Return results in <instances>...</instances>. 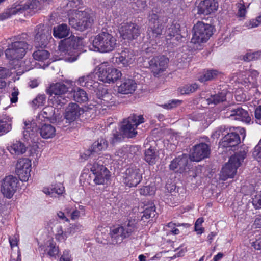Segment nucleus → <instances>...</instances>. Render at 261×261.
<instances>
[{
  "label": "nucleus",
  "mask_w": 261,
  "mask_h": 261,
  "mask_svg": "<svg viewBox=\"0 0 261 261\" xmlns=\"http://www.w3.org/2000/svg\"><path fill=\"white\" fill-rule=\"evenodd\" d=\"M159 151L155 147H150L144 151V160L149 165L155 164L159 159Z\"/></svg>",
  "instance_id": "cd10ccee"
},
{
  "label": "nucleus",
  "mask_w": 261,
  "mask_h": 261,
  "mask_svg": "<svg viewBox=\"0 0 261 261\" xmlns=\"http://www.w3.org/2000/svg\"><path fill=\"white\" fill-rule=\"evenodd\" d=\"M27 35L23 34L20 36L15 37L14 41L9 44L5 51L6 58L15 62L22 59L25 55L29 45L24 40Z\"/></svg>",
  "instance_id": "7ed1b4c3"
},
{
  "label": "nucleus",
  "mask_w": 261,
  "mask_h": 261,
  "mask_svg": "<svg viewBox=\"0 0 261 261\" xmlns=\"http://www.w3.org/2000/svg\"><path fill=\"white\" fill-rule=\"evenodd\" d=\"M11 72L9 69L0 66V79L3 80L9 77Z\"/></svg>",
  "instance_id": "13d9d810"
},
{
  "label": "nucleus",
  "mask_w": 261,
  "mask_h": 261,
  "mask_svg": "<svg viewBox=\"0 0 261 261\" xmlns=\"http://www.w3.org/2000/svg\"><path fill=\"white\" fill-rule=\"evenodd\" d=\"M98 1L102 7L109 9L115 4V0H98Z\"/></svg>",
  "instance_id": "bf43d9fd"
},
{
  "label": "nucleus",
  "mask_w": 261,
  "mask_h": 261,
  "mask_svg": "<svg viewBox=\"0 0 261 261\" xmlns=\"http://www.w3.org/2000/svg\"><path fill=\"white\" fill-rule=\"evenodd\" d=\"M142 216V220L147 219L155 217L156 215L155 207L153 203L146 205Z\"/></svg>",
  "instance_id": "ea45409f"
},
{
  "label": "nucleus",
  "mask_w": 261,
  "mask_h": 261,
  "mask_svg": "<svg viewBox=\"0 0 261 261\" xmlns=\"http://www.w3.org/2000/svg\"><path fill=\"white\" fill-rule=\"evenodd\" d=\"M252 204L256 208H261V194L256 195L252 200Z\"/></svg>",
  "instance_id": "e2e57ef3"
},
{
  "label": "nucleus",
  "mask_w": 261,
  "mask_h": 261,
  "mask_svg": "<svg viewBox=\"0 0 261 261\" xmlns=\"http://www.w3.org/2000/svg\"><path fill=\"white\" fill-rule=\"evenodd\" d=\"M208 104L217 105L226 100V92L222 91L217 94L211 95L206 99Z\"/></svg>",
  "instance_id": "58836bf2"
},
{
  "label": "nucleus",
  "mask_w": 261,
  "mask_h": 261,
  "mask_svg": "<svg viewBox=\"0 0 261 261\" xmlns=\"http://www.w3.org/2000/svg\"><path fill=\"white\" fill-rule=\"evenodd\" d=\"M261 23V15L258 16L255 19H252L246 23V27L248 29H252L257 27Z\"/></svg>",
  "instance_id": "603ef678"
},
{
  "label": "nucleus",
  "mask_w": 261,
  "mask_h": 261,
  "mask_svg": "<svg viewBox=\"0 0 261 261\" xmlns=\"http://www.w3.org/2000/svg\"><path fill=\"white\" fill-rule=\"evenodd\" d=\"M212 34L213 29L210 24L199 21L193 27L191 42L194 44L206 42Z\"/></svg>",
  "instance_id": "1a4fd4ad"
},
{
  "label": "nucleus",
  "mask_w": 261,
  "mask_h": 261,
  "mask_svg": "<svg viewBox=\"0 0 261 261\" xmlns=\"http://www.w3.org/2000/svg\"><path fill=\"white\" fill-rule=\"evenodd\" d=\"M219 72L216 70H207L203 75H201L198 80L201 82H204L214 79L218 74Z\"/></svg>",
  "instance_id": "79ce46f5"
},
{
  "label": "nucleus",
  "mask_w": 261,
  "mask_h": 261,
  "mask_svg": "<svg viewBox=\"0 0 261 261\" xmlns=\"http://www.w3.org/2000/svg\"><path fill=\"white\" fill-rule=\"evenodd\" d=\"M240 143V137L236 131L226 135L223 139L222 145L224 147H230L235 146Z\"/></svg>",
  "instance_id": "bb28decb"
},
{
  "label": "nucleus",
  "mask_w": 261,
  "mask_h": 261,
  "mask_svg": "<svg viewBox=\"0 0 261 261\" xmlns=\"http://www.w3.org/2000/svg\"><path fill=\"white\" fill-rule=\"evenodd\" d=\"M41 249H44L45 251H47L48 254L50 256H54L58 254L59 252L58 248L52 240L47 241L45 247H41Z\"/></svg>",
  "instance_id": "4c0bfd02"
},
{
  "label": "nucleus",
  "mask_w": 261,
  "mask_h": 261,
  "mask_svg": "<svg viewBox=\"0 0 261 261\" xmlns=\"http://www.w3.org/2000/svg\"><path fill=\"white\" fill-rule=\"evenodd\" d=\"M253 155L256 158L258 162H261V140L255 146Z\"/></svg>",
  "instance_id": "052dcab7"
},
{
  "label": "nucleus",
  "mask_w": 261,
  "mask_h": 261,
  "mask_svg": "<svg viewBox=\"0 0 261 261\" xmlns=\"http://www.w3.org/2000/svg\"><path fill=\"white\" fill-rule=\"evenodd\" d=\"M104 66V64H101L98 71L95 74L99 81L109 84L113 83L122 75L118 69L112 67L105 68Z\"/></svg>",
  "instance_id": "f8f14e48"
},
{
  "label": "nucleus",
  "mask_w": 261,
  "mask_h": 261,
  "mask_svg": "<svg viewBox=\"0 0 261 261\" xmlns=\"http://www.w3.org/2000/svg\"><path fill=\"white\" fill-rule=\"evenodd\" d=\"M255 118L256 123L261 125V105L258 106L255 109Z\"/></svg>",
  "instance_id": "69168bd1"
},
{
  "label": "nucleus",
  "mask_w": 261,
  "mask_h": 261,
  "mask_svg": "<svg viewBox=\"0 0 261 261\" xmlns=\"http://www.w3.org/2000/svg\"><path fill=\"white\" fill-rule=\"evenodd\" d=\"M94 18L88 10L73 9L69 12V24L73 28L80 31L91 28Z\"/></svg>",
  "instance_id": "f03ea898"
},
{
  "label": "nucleus",
  "mask_w": 261,
  "mask_h": 261,
  "mask_svg": "<svg viewBox=\"0 0 261 261\" xmlns=\"http://www.w3.org/2000/svg\"><path fill=\"white\" fill-rule=\"evenodd\" d=\"M103 171L94 174V182L96 185H103L110 178L109 171L107 168H102Z\"/></svg>",
  "instance_id": "f704fd0d"
},
{
  "label": "nucleus",
  "mask_w": 261,
  "mask_h": 261,
  "mask_svg": "<svg viewBox=\"0 0 261 261\" xmlns=\"http://www.w3.org/2000/svg\"><path fill=\"white\" fill-rule=\"evenodd\" d=\"M95 74L94 73H90L87 75H84L79 78L77 83L81 86L86 87L90 88L91 87H95L96 82L94 81Z\"/></svg>",
  "instance_id": "c756f323"
},
{
  "label": "nucleus",
  "mask_w": 261,
  "mask_h": 261,
  "mask_svg": "<svg viewBox=\"0 0 261 261\" xmlns=\"http://www.w3.org/2000/svg\"><path fill=\"white\" fill-rule=\"evenodd\" d=\"M18 94L19 91L18 89L14 88L10 96V101L12 103H15L17 101Z\"/></svg>",
  "instance_id": "338daca9"
},
{
  "label": "nucleus",
  "mask_w": 261,
  "mask_h": 261,
  "mask_svg": "<svg viewBox=\"0 0 261 261\" xmlns=\"http://www.w3.org/2000/svg\"><path fill=\"white\" fill-rule=\"evenodd\" d=\"M218 8L216 0L201 1L198 6V14L207 15L215 12Z\"/></svg>",
  "instance_id": "5701e85b"
},
{
  "label": "nucleus",
  "mask_w": 261,
  "mask_h": 261,
  "mask_svg": "<svg viewBox=\"0 0 261 261\" xmlns=\"http://www.w3.org/2000/svg\"><path fill=\"white\" fill-rule=\"evenodd\" d=\"M188 159L187 155L184 154L173 160L170 164V168L173 170H177V172L182 173L186 170L188 165Z\"/></svg>",
  "instance_id": "a878e982"
},
{
  "label": "nucleus",
  "mask_w": 261,
  "mask_h": 261,
  "mask_svg": "<svg viewBox=\"0 0 261 261\" xmlns=\"http://www.w3.org/2000/svg\"><path fill=\"white\" fill-rule=\"evenodd\" d=\"M69 34L70 29L66 24L63 23L54 28L53 35L56 38H64L68 36Z\"/></svg>",
  "instance_id": "473e14b6"
},
{
  "label": "nucleus",
  "mask_w": 261,
  "mask_h": 261,
  "mask_svg": "<svg viewBox=\"0 0 261 261\" xmlns=\"http://www.w3.org/2000/svg\"><path fill=\"white\" fill-rule=\"evenodd\" d=\"M181 102V101L179 100H172L171 101H169L167 103L162 105V107L166 109H171L180 105Z\"/></svg>",
  "instance_id": "5fc2aeb1"
},
{
  "label": "nucleus",
  "mask_w": 261,
  "mask_h": 261,
  "mask_svg": "<svg viewBox=\"0 0 261 261\" xmlns=\"http://www.w3.org/2000/svg\"><path fill=\"white\" fill-rule=\"evenodd\" d=\"M59 261H72L70 252L68 250L64 251Z\"/></svg>",
  "instance_id": "774afa93"
},
{
  "label": "nucleus",
  "mask_w": 261,
  "mask_h": 261,
  "mask_svg": "<svg viewBox=\"0 0 261 261\" xmlns=\"http://www.w3.org/2000/svg\"><path fill=\"white\" fill-rule=\"evenodd\" d=\"M138 228L137 221L135 219L129 220L121 226L111 228L110 235L113 244L120 243L124 239L129 237Z\"/></svg>",
  "instance_id": "423d86ee"
},
{
  "label": "nucleus",
  "mask_w": 261,
  "mask_h": 261,
  "mask_svg": "<svg viewBox=\"0 0 261 261\" xmlns=\"http://www.w3.org/2000/svg\"><path fill=\"white\" fill-rule=\"evenodd\" d=\"M68 91V88L64 84L56 83L50 85L47 93L51 96L54 95V101L57 104L64 105L67 101L65 95Z\"/></svg>",
  "instance_id": "ddd939ff"
},
{
  "label": "nucleus",
  "mask_w": 261,
  "mask_h": 261,
  "mask_svg": "<svg viewBox=\"0 0 261 261\" xmlns=\"http://www.w3.org/2000/svg\"><path fill=\"white\" fill-rule=\"evenodd\" d=\"M68 237L67 232H64L61 226L57 228V233L56 234V239L60 241H64Z\"/></svg>",
  "instance_id": "09e8293b"
},
{
  "label": "nucleus",
  "mask_w": 261,
  "mask_h": 261,
  "mask_svg": "<svg viewBox=\"0 0 261 261\" xmlns=\"http://www.w3.org/2000/svg\"><path fill=\"white\" fill-rule=\"evenodd\" d=\"M116 46V38L108 32H102L94 38L89 49L94 51L109 53L113 50Z\"/></svg>",
  "instance_id": "39448f33"
},
{
  "label": "nucleus",
  "mask_w": 261,
  "mask_h": 261,
  "mask_svg": "<svg viewBox=\"0 0 261 261\" xmlns=\"http://www.w3.org/2000/svg\"><path fill=\"white\" fill-rule=\"evenodd\" d=\"M84 111L76 103H71L67 107L65 118L70 123L77 119Z\"/></svg>",
  "instance_id": "b1692460"
},
{
  "label": "nucleus",
  "mask_w": 261,
  "mask_h": 261,
  "mask_svg": "<svg viewBox=\"0 0 261 261\" xmlns=\"http://www.w3.org/2000/svg\"><path fill=\"white\" fill-rule=\"evenodd\" d=\"M18 182L15 176H6L2 180L1 186V191L4 196L9 199L11 198L16 191Z\"/></svg>",
  "instance_id": "2eb2a0df"
},
{
  "label": "nucleus",
  "mask_w": 261,
  "mask_h": 261,
  "mask_svg": "<svg viewBox=\"0 0 261 261\" xmlns=\"http://www.w3.org/2000/svg\"><path fill=\"white\" fill-rule=\"evenodd\" d=\"M168 59L164 56H156L149 62L150 68L154 76H159L167 67Z\"/></svg>",
  "instance_id": "aec40b11"
},
{
  "label": "nucleus",
  "mask_w": 261,
  "mask_h": 261,
  "mask_svg": "<svg viewBox=\"0 0 261 261\" xmlns=\"http://www.w3.org/2000/svg\"><path fill=\"white\" fill-rule=\"evenodd\" d=\"M156 188L152 186H145L139 190V192L141 195H152L155 192Z\"/></svg>",
  "instance_id": "a18cd8bd"
},
{
  "label": "nucleus",
  "mask_w": 261,
  "mask_h": 261,
  "mask_svg": "<svg viewBox=\"0 0 261 261\" xmlns=\"http://www.w3.org/2000/svg\"><path fill=\"white\" fill-rule=\"evenodd\" d=\"M12 128L11 124L0 120V135L9 132Z\"/></svg>",
  "instance_id": "8fccbe9b"
},
{
  "label": "nucleus",
  "mask_w": 261,
  "mask_h": 261,
  "mask_svg": "<svg viewBox=\"0 0 261 261\" xmlns=\"http://www.w3.org/2000/svg\"><path fill=\"white\" fill-rule=\"evenodd\" d=\"M7 148L11 154L16 156L23 154L27 150L25 144L20 141H14Z\"/></svg>",
  "instance_id": "c85d7f7f"
},
{
  "label": "nucleus",
  "mask_w": 261,
  "mask_h": 261,
  "mask_svg": "<svg viewBox=\"0 0 261 261\" xmlns=\"http://www.w3.org/2000/svg\"><path fill=\"white\" fill-rule=\"evenodd\" d=\"M242 1V3H239L237 4L238 9L237 15L240 17H244L246 13V9L244 5V3L243 1Z\"/></svg>",
  "instance_id": "864d4df0"
},
{
  "label": "nucleus",
  "mask_w": 261,
  "mask_h": 261,
  "mask_svg": "<svg viewBox=\"0 0 261 261\" xmlns=\"http://www.w3.org/2000/svg\"><path fill=\"white\" fill-rule=\"evenodd\" d=\"M40 9V2L38 0H30L23 5L14 4L7 10L14 11L11 14V17L19 13H22L23 11L30 10V12H35Z\"/></svg>",
  "instance_id": "412c9836"
},
{
  "label": "nucleus",
  "mask_w": 261,
  "mask_h": 261,
  "mask_svg": "<svg viewBox=\"0 0 261 261\" xmlns=\"http://www.w3.org/2000/svg\"><path fill=\"white\" fill-rule=\"evenodd\" d=\"M203 222V218H199L196 220L195 223V231L197 232L198 234H201L203 232L204 228L201 227V225Z\"/></svg>",
  "instance_id": "3c124183"
},
{
  "label": "nucleus",
  "mask_w": 261,
  "mask_h": 261,
  "mask_svg": "<svg viewBox=\"0 0 261 261\" xmlns=\"http://www.w3.org/2000/svg\"><path fill=\"white\" fill-rule=\"evenodd\" d=\"M121 37L124 40L136 39L141 34L140 27L133 22H123L119 29Z\"/></svg>",
  "instance_id": "4468645a"
},
{
  "label": "nucleus",
  "mask_w": 261,
  "mask_h": 261,
  "mask_svg": "<svg viewBox=\"0 0 261 261\" xmlns=\"http://www.w3.org/2000/svg\"><path fill=\"white\" fill-rule=\"evenodd\" d=\"M23 123V135L27 141L33 138L37 130H39L40 136L44 139L52 138L56 135V128L50 124H44L37 128V125L34 122L25 120Z\"/></svg>",
  "instance_id": "20e7f679"
},
{
  "label": "nucleus",
  "mask_w": 261,
  "mask_h": 261,
  "mask_svg": "<svg viewBox=\"0 0 261 261\" xmlns=\"http://www.w3.org/2000/svg\"><path fill=\"white\" fill-rule=\"evenodd\" d=\"M42 118L47 119L51 122L56 120V116L55 114V109L51 106L44 108L39 114V118L40 119Z\"/></svg>",
  "instance_id": "72a5a7b5"
},
{
  "label": "nucleus",
  "mask_w": 261,
  "mask_h": 261,
  "mask_svg": "<svg viewBox=\"0 0 261 261\" xmlns=\"http://www.w3.org/2000/svg\"><path fill=\"white\" fill-rule=\"evenodd\" d=\"M38 149L37 145L32 146L29 150L30 156L33 157L34 159H37L39 156Z\"/></svg>",
  "instance_id": "680f3d73"
},
{
  "label": "nucleus",
  "mask_w": 261,
  "mask_h": 261,
  "mask_svg": "<svg viewBox=\"0 0 261 261\" xmlns=\"http://www.w3.org/2000/svg\"><path fill=\"white\" fill-rule=\"evenodd\" d=\"M46 101V96L44 94H39L32 101V105L34 107H38L40 106H43Z\"/></svg>",
  "instance_id": "de8ad7c7"
},
{
  "label": "nucleus",
  "mask_w": 261,
  "mask_h": 261,
  "mask_svg": "<svg viewBox=\"0 0 261 261\" xmlns=\"http://www.w3.org/2000/svg\"><path fill=\"white\" fill-rule=\"evenodd\" d=\"M31 162L27 158L19 159L16 165L15 172L21 181H27L30 176Z\"/></svg>",
  "instance_id": "6ab92c4d"
},
{
  "label": "nucleus",
  "mask_w": 261,
  "mask_h": 261,
  "mask_svg": "<svg viewBox=\"0 0 261 261\" xmlns=\"http://www.w3.org/2000/svg\"><path fill=\"white\" fill-rule=\"evenodd\" d=\"M226 127L225 126H220V127H218L216 130L212 134V137L213 138H218L220 137L221 135H223V133L225 131Z\"/></svg>",
  "instance_id": "4d7b16f0"
},
{
  "label": "nucleus",
  "mask_w": 261,
  "mask_h": 261,
  "mask_svg": "<svg viewBox=\"0 0 261 261\" xmlns=\"http://www.w3.org/2000/svg\"><path fill=\"white\" fill-rule=\"evenodd\" d=\"M64 190V187L62 185L60 184L51 188L50 191H48V194L51 195H53L54 194L60 195L63 193Z\"/></svg>",
  "instance_id": "6e6d98bb"
},
{
  "label": "nucleus",
  "mask_w": 261,
  "mask_h": 261,
  "mask_svg": "<svg viewBox=\"0 0 261 261\" xmlns=\"http://www.w3.org/2000/svg\"><path fill=\"white\" fill-rule=\"evenodd\" d=\"M73 98L75 101L80 103L85 102L88 101V94L83 89L80 88H77L73 90Z\"/></svg>",
  "instance_id": "e433bc0d"
},
{
  "label": "nucleus",
  "mask_w": 261,
  "mask_h": 261,
  "mask_svg": "<svg viewBox=\"0 0 261 261\" xmlns=\"http://www.w3.org/2000/svg\"><path fill=\"white\" fill-rule=\"evenodd\" d=\"M210 147L204 143L196 144L193 147L190 154L191 161L199 162L208 157L210 154Z\"/></svg>",
  "instance_id": "a211bd4d"
},
{
  "label": "nucleus",
  "mask_w": 261,
  "mask_h": 261,
  "mask_svg": "<svg viewBox=\"0 0 261 261\" xmlns=\"http://www.w3.org/2000/svg\"><path fill=\"white\" fill-rule=\"evenodd\" d=\"M122 178L123 182L126 186L136 187L142 179V174L138 168H129L123 173Z\"/></svg>",
  "instance_id": "dca6fc26"
},
{
  "label": "nucleus",
  "mask_w": 261,
  "mask_h": 261,
  "mask_svg": "<svg viewBox=\"0 0 261 261\" xmlns=\"http://www.w3.org/2000/svg\"><path fill=\"white\" fill-rule=\"evenodd\" d=\"M261 58V50L254 52H248L243 57L244 61L249 62Z\"/></svg>",
  "instance_id": "c03bdc74"
},
{
  "label": "nucleus",
  "mask_w": 261,
  "mask_h": 261,
  "mask_svg": "<svg viewBox=\"0 0 261 261\" xmlns=\"http://www.w3.org/2000/svg\"><path fill=\"white\" fill-rule=\"evenodd\" d=\"M108 147L107 141L103 138H100L94 142L91 146V150L95 154H98L100 151L105 150Z\"/></svg>",
  "instance_id": "c9c22d12"
},
{
  "label": "nucleus",
  "mask_w": 261,
  "mask_h": 261,
  "mask_svg": "<svg viewBox=\"0 0 261 261\" xmlns=\"http://www.w3.org/2000/svg\"><path fill=\"white\" fill-rule=\"evenodd\" d=\"M166 32L165 38L167 43H168V40H172L173 42L172 43H174V40L178 41L180 38L179 25L178 24L171 25L167 31H166Z\"/></svg>",
  "instance_id": "7c9ffc66"
},
{
  "label": "nucleus",
  "mask_w": 261,
  "mask_h": 261,
  "mask_svg": "<svg viewBox=\"0 0 261 261\" xmlns=\"http://www.w3.org/2000/svg\"><path fill=\"white\" fill-rule=\"evenodd\" d=\"M144 119L143 116L135 114L124 119L121 126L123 135L127 138H133L136 136L137 134L136 128L138 125L144 122Z\"/></svg>",
  "instance_id": "9d476101"
},
{
  "label": "nucleus",
  "mask_w": 261,
  "mask_h": 261,
  "mask_svg": "<svg viewBox=\"0 0 261 261\" xmlns=\"http://www.w3.org/2000/svg\"><path fill=\"white\" fill-rule=\"evenodd\" d=\"M199 86L196 83L187 84L178 88V91L181 94H189L194 92L198 88Z\"/></svg>",
  "instance_id": "37998d69"
},
{
  "label": "nucleus",
  "mask_w": 261,
  "mask_h": 261,
  "mask_svg": "<svg viewBox=\"0 0 261 261\" xmlns=\"http://www.w3.org/2000/svg\"><path fill=\"white\" fill-rule=\"evenodd\" d=\"M50 56L49 53L44 49H37L33 54V58L39 61H44L48 59Z\"/></svg>",
  "instance_id": "a19ab883"
},
{
  "label": "nucleus",
  "mask_w": 261,
  "mask_h": 261,
  "mask_svg": "<svg viewBox=\"0 0 261 261\" xmlns=\"http://www.w3.org/2000/svg\"><path fill=\"white\" fill-rule=\"evenodd\" d=\"M90 169L93 174H95L101 171H103L102 168H106L104 167L99 161L96 162H94L93 163L89 164Z\"/></svg>",
  "instance_id": "49530a36"
},
{
  "label": "nucleus",
  "mask_w": 261,
  "mask_h": 261,
  "mask_svg": "<svg viewBox=\"0 0 261 261\" xmlns=\"http://www.w3.org/2000/svg\"><path fill=\"white\" fill-rule=\"evenodd\" d=\"M101 92L102 94L100 93H97L96 94L99 99L97 102L98 103L108 107L114 103V97L111 93L107 92V90L105 89Z\"/></svg>",
  "instance_id": "2f4dec72"
},
{
  "label": "nucleus",
  "mask_w": 261,
  "mask_h": 261,
  "mask_svg": "<svg viewBox=\"0 0 261 261\" xmlns=\"http://www.w3.org/2000/svg\"><path fill=\"white\" fill-rule=\"evenodd\" d=\"M246 156L245 150L240 151L232 155L228 162L222 168L220 176L222 180H226L229 178H233L237 172V169Z\"/></svg>",
  "instance_id": "6e6552de"
},
{
  "label": "nucleus",
  "mask_w": 261,
  "mask_h": 261,
  "mask_svg": "<svg viewBox=\"0 0 261 261\" xmlns=\"http://www.w3.org/2000/svg\"><path fill=\"white\" fill-rule=\"evenodd\" d=\"M226 116L236 120L249 122L251 118L248 112L237 106H230L226 110Z\"/></svg>",
  "instance_id": "f3484780"
},
{
  "label": "nucleus",
  "mask_w": 261,
  "mask_h": 261,
  "mask_svg": "<svg viewBox=\"0 0 261 261\" xmlns=\"http://www.w3.org/2000/svg\"><path fill=\"white\" fill-rule=\"evenodd\" d=\"M123 138V136L120 133L116 132L113 135V137L111 140V143L114 144L117 142H120L122 140Z\"/></svg>",
  "instance_id": "0e129e2a"
},
{
  "label": "nucleus",
  "mask_w": 261,
  "mask_h": 261,
  "mask_svg": "<svg viewBox=\"0 0 261 261\" xmlns=\"http://www.w3.org/2000/svg\"><path fill=\"white\" fill-rule=\"evenodd\" d=\"M134 56L133 51L132 50L125 48L121 53L116 54L115 62L118 65L127 67L133 63Z\"/></svg>",
  "instance_id": "4be33fe9"
},
{
  "label": "nucleus",
  "mask_w": 261,
  "mask_h": 261,
  "mask_svg": "<svg viewBox=\"0 0 261 261\" xmlns=\"http://www.w3.org/2000/svg\"><path fill=\"white\" fill-rule=\"evenodd\" d=\"M147 19L148 28L146 37L154 49L155 48L153 46L160 43V39L163 38L165 34V25L162 17L155 10H153L148 13Z\"/></svg>",
  "instance_id": "f257e3e1"
},
{
  "label": "nucleus",
  "mask_w": 261,
  "mask_h": 261,
  "mask_svg": "<svg viewBox=\"0 0 261 261\" xmlns=\"http://www.w3.org/2000/svg\"><path fill=\"white\" fill-rule=\"evenodd\" d=\"M137 84L135 80L131 79H124L121 81L118 86V92L123 94L133 93L136 89Z\"/></svg>",
  "instance_id": "393cba45"
},
{
  "label": "nucleus",
  "mask_w": 261,
  "mask_h": 261,
  "mask_svg": "<svg viewBox=\"0 0 261 261\" xmlns=\"http://www.w3.org/2000/svg\"><path fill=\"white\" fill-rule=\"evenodd\" d=\"M68 38L61 41L58 46V58L57 60H64L68 62H73L77 60L78 56L75 40Z\"/></svg>",
  "instance_id": "0eeeda50"
},
{
  "label": "nucleus",
  "mask_w": 261,
  "mask_h": 261,
  "mask_svg": "<svg viewBox=\"0 0 261 261\" xmlns=\"http://www.w3.org/2000/svg\"><path fill=\"white\" fill-rule=\"evenodd\" d=\"M51 29L42 24L37 25L34 31V43L36 47H45L52 38Z\"/></svg>",
  "instance_id": "9b49d317"
}]
</instances>
